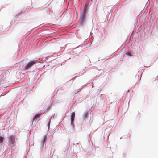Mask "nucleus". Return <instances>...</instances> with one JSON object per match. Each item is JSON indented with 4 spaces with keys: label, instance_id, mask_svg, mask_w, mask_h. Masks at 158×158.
I'll use <instances>...</instances> for the list:
<instances>
[{
    "label": "nucleus",
    "instance_id": "f257e3e1",
    "mask_svg": "<svg viewBox=\"0 0 158 158\" xmlns=\"http://www.w3.org/2000/svg\"><path fill=\"white\" fill-rule=\"evenodd\" d=\"M43 63V61L42 60H37L35 61H32L28 63L27 64L26 66L24 68L23 70H26L30 69L31 68L34 64L37 63Z\"/></svg>",
    "mask_w": 158,
    "mask_h": 158
},
{
    "label": "nucleus",
    "instance_id": "f03ea898",
    "mask_svg": "<svg viewBox=\"0 0 158 158\" xmlns=\"http://www.w3.org/2000/svg\"><path fill=\"white\" fill-rule=\"evenodd\" d=\"M9 139L11 141L10 144L11 147L16 146V143L15 141V136L13 135H11Z\"/></svg>",
    "mask_w": 158,
    "mask_h": 158
},
{
    "label": "nucleus",
    "instance_id": "7ed1b4c3",
    "mask_svg": "<svg viewBox=\"0 0 158 158\" xmlns=\"http://www.w3.org/2000/svg\"><path fill=\"white\" fill-rule=\"evenodd\" d=\"M86 15V13L83 12L80 15V19L81 20V23H82L83 21L85 19Z\"/></svg>",
    "mask_w": 158,
    "mask_h": 158
},
{
    "label": "nucleus",
    "instance_id": "20e7f679",
    "mask_svg": "<svg viewBox=\"0 0 158 158\" xmlns=\"http://www.w3.org/2000/svg\"><path fill=\"white\" fill-rule=\"evenodd\" d=\"M42 114V113H39L36 114L34 117L33 122L35 121V122L37 121L38 118H40Z\"/></svg>",
    "mask_w": 158,
    "mask_h": 158
},
{
    "label": "nucleus",
    "instance_id": "39448f33",
    "mask_svg": "<svg viewBox=\"0 0 158 158\" xmlns=\"http://www.w3.org/2000/svg\"><path fill=\"white\" fill-rule=\"evenodd\" d=\"M75 116V113L74 112H73L72 113L71 115V123L72 124L73 123L74 120V118Z\"/></svg>",
    "mask_w": 158,
    "mask_h": 158
},
{
    "label": "nucleus",
    "instance_id": "423d86ee",
    "mask_svg": "<svg viewBox=\"0 0 158 158\" xmlns=\"http://www.w3.org/2000/svg\"><path fill=\"white\" fill-rule=\"evenodd\" d=\"M47 135H45L43 137V140L42 141V142L43 143V144H44L45 143V142L47 140Z\"/></svg>",
    "mask_w": 158,
    "mask_h": 158
},
{
    "label": "nucleus",
    "instance_id": "0eeeda50",
    "mask_svg": "<svg viewBox=\"0 0 158 158\" xmlns=\"http://www.w3.org/2000/svg\"><path fill=\"white\" fill-rule=\"evenodd\" d=\"M88 5L87 4H86L84 7V9L83 11V12L86 13V10H87V8L88 7Z\"/></svg>",
    "mask_w": 158,
    "mask_h": 158
},
{
    "label": "nucleus",
    "instance_id": "6e6552de",
    "mask_svg": "<svg viewBox=\"0 0 158 158\" xmlns=\"http://www.w3.org/2000/svg\"><path fill=\"white\" fill-rule=\"evenodd\" d=\"M4 137L2 136H0V143H2L3 142V140Z\"/></svg>",
    "mask_w": 158,
    "mask_h": 158
},
{
    "label": "nucleus",
    "instance_id": "1a4fd4ad",
    "mask_svg": "<svg viewBox=\"0 0 158 158\" xmlns=\"http://www.w3.org/2000/svg\"><path fill=\"white\" fill-rule=\"evenodd\" d=\"M126 54L128 55V56H132L131 54V53L129 51L127 52Z\"/></svg>",
    "mask_w": 158,
    "mask_h": 158
},
{
    "label": "nucleus",
    "instance_id": "9d476101",
    "mask_svg": "<svg viewBox=\"0 0 158 158\" xmlns=\"http://www.w3.org/2000/svg\"><path fill=\"white\" fill-rule=\"evenodd\" d=\"M88 112H85L83 114V116L84 118H85L87 117V115Z\"/></svg>",
    "mask_w": 158,
    "mask_h": 158
},
{
    "label": "nucleus",
    "instance_id": "9b49d317",
    "mask_svg": "<svg viewBox=\"0 0 158 158\" xmlns=\"http://www.w3.org/2000/svg\"><path fill=\"white\" fill-rule=\"evenodd\" d=\"M50 123H51V121L50 120L48 123V127H49V126L50 125Z\"/></svg>",
    "mask_w": 158,
    "mask_h": 158
},
{
    "label": "nucleus",
    "instance_id": "f8f14e48",
    "mask_svg": "<svg viewBox=\"0 0 158 158\" xmlns=\"http://www.w3.org/2000/svg\"><path fill=\"white\" fill-rule=\"evenodd\" d=\"M48 57H48H48H46V59H48Z\"/></svg>",
    "mask_w": 158,
    "mask_h": 158
}]
</instances>
